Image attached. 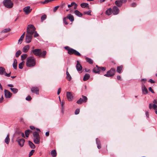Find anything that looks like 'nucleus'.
Returning a JSON list of instances; mask_svg holds the SVG:
<instances>
[{
  "label": "nucleus",
  "mask_w": 157,
  "mask_h": 157,
  "mask_svg": "<svg viewBox=\"0 0 157 157\" xmlns=\"http://www.w3.org/2000/svg\"><path fill=\"white\" fill-rule=\"evenodd\" d=\"M10 74H11V72H10V73H9L8 74L6 72H4V75L8 77L10 76Z\"/></svg>",
  "instance_id": "obj_53"
},
{
  "label": "nucleus",
  "mask_w": 157,
  "mask_h": 157,
  "mask_svg": "<svg viewBox=\"0 0 157 157\" xmlns=\"http://www.w3.org/2000/svg\"><path fill=\"white\" fill-rule=\"evenodd\" d=\"M59 7V6H56L53 9L54 12H55L58 9V8Z\"/></svg>",
  "instance_id": "obj_57"
},
{
  "label": "nucleus",
  "mask_w": 157,
  "mask_h": 157,
  "mask_svg": "<svg viewBox=\"0 0 157 157\" xmlns=\"http://www.w3.org/2000/svg\"><path fill=\"white\" fill-rule=\"evenodd\" d=\"M29 144L31 148L34 149L35 148V146L34 144L31 141H29Z\"/></svg>",
  "instance_id": "obj_32"
},
{
  "label": "nucleus",
  "mask_w": 157,
  "mask_h": 157,
  "mask_svg": "<svg viewBox=\"0 0 157 157\" xmlns=\"http://www.w3.org/2000/svg\"><path fill=\"white\" fill-rule=\"evenodd\" d=\"M91 11L89 10L88 11L84 12V14H87L89 15H91Z\"/></svg>",
  "instance_id": "obj_45"
},
{
  "label": "nucleus",
  "mask_w": 157,
  "mask_h": 157,
  "mask_svg": "<svg viewBox=\"0 0 157 157\" xmlns=\"http://www.w3.org/2000/svg\"><path fill=\"white\" fill-rule=\"evenodd\" d=\"M99 68H100V71L101 70L102 71H105L106 69V68L105 67H99Z\"/></svg>",
  "instance_id": "obj_46"
},
{
  "label": "nucleus",
  "mask_w": 157,
  "mask_h": 157,
  "mask_svg": "<svg viewBox=\"0 0 157 157\" xmlns=\"http://www.w3.org/2000/svg\"><path fill=\"white\" fill-rule=\"evenodd\" d=\"M112 10L113 13L114 15L117 14L120 11L119 8L116 6H114L113 7Z\"/></svg>",
  "instance_id": "obj_11"
},
{
  "label": "nucleus",
  "mask_w": 157,
  "mask_h": 157,
  "mask_svg": "<svg viewBox=\"0 0 157 157\" xmlns=\"http://www.w3.org/2000/svg\"><path fill=\"white\" fill-rule=\"evenodd\" d=\"M74 13L78 17H81L82 16V14L77 10H75Z\"/></svg>",
  "instance_id": "obj_23"
},
{
  "label": "nucleus",
  "mask_w": 157,
  "mask_h": 157,
  "mask_svg": "<svg viewBox=\"0 0 157 157\" xmlns=\"http://www.w3.org/2000/svg\"><path fill=\"white\" fill-rule=\"evenodd\" d=\"M123 68V66L121 65L120 66H118L117 69V72L119 73H121Z\"/></svg>",
  "instance_id": "obj_22"
},
{
  "label": "nucleus",
  "mask_w": 157,
  "mask_h": 157,
  "mask_svg": "<svg viewBox=\"0 0 157 157\" xmlns=\"http://www.w3.org/2000/svg\"><path fill=\"white\" fill-rule=\"evenodd\" d=\"M80 6L82 8H84L87 6H88V4L83 3L81 4Z\"/></svg>",
  "instance_id": "obj_36"
},
{
  "label": "nucleus",
  "mask_w": 157,
  "mask_h": 157,
  "mask_svg": "<svg viewBox=\"0 0 157 157\" xmlns=\"http://www.w3.org/2000/svg\"><path fill=\"white\" fill-rule=\"evenodd\" d=\"M33 37V35L27 33L25 36V42L27 43H30Z\"/></svg>",
  "instance_id": "obj_9"
},
{
  "label": "nucleus",
  "mask_w": 157,
  "mask_h": 157,
  "mask_svg": "<svg viewBox=\"0 0 157 157\" xmlns=\"http://www.w3.org/2000/svg\"><path fill=\"white\" fill-rule=\"evenodd\" d=\"M24 38V37L21 36L18 40V44L20 43V44H21Z\"/></svg>",
  "instance_id": "obj_43"
},
{
  "label": "nucleus",
  "mask_w": 157,
  "mask_h": 157,
  "mask_svg": "<svg viewBox=\"0 0 157 157\" xmlns=\"http://www.w3.org/2000/svg\"><path fill=\"white\" fill-rule=\"evenodd\" d=\"M5 71V69L3 67H0V75H2L4 74Z\"/></svg>",
  "instance_id": "obj_29"
},
{
  "label": "nucleus",
  "mask_w": 157,
  "mask_h": 157,
  "mask_svg": "<svg viewBox=\"0 0 157 157\" xmlns=\"http://www.w3.org/2000/svg\"><path fill=\"white\" fill-rule=\"evenodd\" d=\"M32 98L30 96H28L25 98L26 100L27 101H29L31 100Z\"/></svg>",
  "instance_id": "obj_54"
},
{
  "label": "nucleus",
  "mask_w": 157,
  "mask_h": 157,
  "mask_svg": "<svg viewBox=\"0 0 157 157\" xmlns=\"http://www.w3.org/2000/svg\"><path fill=\"white\" fill-rule=\"evenodd\" d=\"M90 77L89 74H86L83 77V80L84 81H86L88 80Z\"/></svg>",
  "instance_id": "obj_28"
},
{
  "label": "nucleus",
  "mask_w": 157,
  "mask_h": 157,
  "mask_svg": "<svg viewBox=\"0 0 157 157\" xmlns=\"http://www.w3.org/2000/svg\"><path fill=\"white\" fill-rule=\"evenodd\" d=\"M3 3L4 6L8 8H11L13 5L11 0H4L3 1Z\"/></svg>",
  "instance_id": "obj_7"
},
{
  "label": "nucleus",
  "mask_w": 157,
  "mask_h": 157,
  "mask_svg": "<svg viewBox=\"0 0 157 157\" xmlns=\"http://www.w3.org/2000/svg\"><path fill=\"white\" fill-rule=\"evenodd\" d=\"M67 96L69 101H71L73 99V96L71 92H67Z\"/></svg>",
  "instance_id": "obj_15"
},
{
  "label": "nucleus",
  "mask_w": 157,
  "mask_h": 157,
  "mask_svg": "<svg viewBox=\"0 0 157 157\" xmlns=\"http://www.w3.org/2000/svg\"><path fill=\"white\" fill-rule=\"evenodd\" d=\"M36 28L32 25H29L27 29V33L33 35L35 31Z\"/></svg>",
  "instance_id": "obj_5"
},
{
  "label": "nucleus",
  "mask_w": 157,
  "mask_h": 157,
  "mask_svg": "<svg viewBox=\"0 0 157 157\" xmlns=\"http://www.w3.org/2000/svg\"><path fill=\"white\" fill-rule=\"evenodd\" d=\"M96 143L97 145V147L98 149H100L101 148V146L100 141L98 138L96 139Z\"/></svg>",
  "instance_id": "obj_27"
},
{
  "label": "nucleus",
  "mask_w": 157,
  "mask_h": 157,
  "mask_svg": "<svg viewBox=\"0 0 157 157\" xmlns=\"http://www.w3.org/2000/svg\"><path fill=\"white\" fill-rule=\"evenodd\" d=\"M64 102H63V101H62V102H61V107H62V109H63V105H64Z\"/></svg>",
  "instance_id": "obj_60"
},
{
  "label": "nucleus",
  "mask_w": 157,
  "mask_h": 157,
  "mask_svg": "<svg viewBox=\"0 0 157 157\" xmlns=\"http://www.w3.org/2000/svg\"><path fill=\"white\" fill-rule=\"evenodd\" d=\"M115 73V69L112 68L109 70L107 71L106 74H105L104 76L107 77H111L114 75Z\"/></svg>",
  "instance_id": "obj_6"
},
{
  "label": "nucleus",
  "mask_w": 157,
  "mask_h": 157,
  "mask_svg": "<svg viewBox=\"0 0 157 157\" xmlns=\"http://www.w3.org/2000/svg\"><path fill=\"white\" fill-rule=\"evenodd\" d=\"M35 151V150H32L30 152L29 154V157L31 156L33 154Z\"/></svg>",
  "instance_id": "obj_47"
},
{
  "label": "nucleus",
  "mask_w": 157,
  "mask_h": 157,
  "mask_svg": "<svg viewBox=\"0 0 157 157\" xmlns=\"http://www.w3.org/2000/svg\"><path fill=\"white\" fill-rule=\"evenodd\" d=\"M76 68L77 70L78 71H80L82 69V67L80 64L79 62L78 61H77V64L76 65Z\"/></svg>",
  "instance_id": "obj_16"
},
{
  "label": "nucleus",
  "mask_w": 157,
  "mask_h": 157,
  "mask_svg": "<svg viewBox=\"0 0 157 157\" xmlns=\"http://www.w3.org/2000/svg\"><path fill=\"white\" fill-rule=\"evenodd\" d=\"M33 135L34 143L36 144H39L40 138L39 134L36 132H34L33 133Z\"/></svg>",
  "instance_id": "obj_4"
},
{
  "label": "nucleus",
  "mask_w": 157,
  "mask_h": 157,
  "mask_svg": "<svg viewBox=\"0 0 157 157\" xmlns=\"http://www.w3.org/2000/svg\"><path fill=\"white\" fill-rule=\"evenodd\" d=\"M106 14L108 15H110L112 13V9L111 8L108 9L106 11Z\"/></svg>",
  "instance_id": "obj_30"
},
{
  "label": "nucleus",
  "mask_w": 157,
  "mask_h": 157,
  "mask_svg": "<svg viewBox=\"0 0 157 157\" xmlns=\"http://www.w3.org/2000/svg\"><path fill=\"white\" fill-rule=\"evenodd\" d=\"M87 100V98L84 95H82V97L80 98L78 100L76 103L78 104H81L82 103L86 102Z\"/></svg>",
  "instance_id": "obj_8"
},
{
  "label": "nucleus",
  "mask_w": 157,
  "mask_h": 157,
  "mask_svg": "<svg viewBox=\"0 0 157 157\" xmlns=\"http://www.w3.org/2000/svg\"><path fill=\"white\" fill-rule=\"evenodd\" d=\"M47 17V16L45 14H44L42 15L41 17V21H43L45 20Z\"/></svg>",
  "instance_id": "obj_41"
},
{
  "label": "nucleus",
  "mask_w": 157,
  "mask_h": 157,
  "mask_svg": "<svg viewBox=\"0 0 157 157\" xmlns=\"http://www.w3.org/2000/svg\"><path fill=\"white\" fill-rule=\"evenodd\" d=\"M61 92V88H58V91H57V94L59 95L60 93Z\"/></svg>",
  "instance_id": "obj_62"
},
{
  "label": "nucleus",
  "mask_w": 157,
  "mask_h": 157,
  "mask_svg": "<svg viewBox=\"0 0 157 157\" xmlns=\"http://www.w3.org/2000/svg\"><path fill=\"white\" fill-rule=\"evenodd\" d=\"M123 3L120 1H116L115 2V4L117 6L120 7L122 5Z\"/></svg>",
  "instance_id": "obj_25"
},
{
  "label": "nucleus",
  "mask_w": 157,
  "mask_h": 157,
  "mask_svg": "<svg viewBox=\"0 0 157 157\" xmlns=\"http://www.w3.org/2000/svg\"><path fill=\"white\" fill-rule=\"evenodd\" d=\"M3 98L2 96V93H0V103H1L2 100L3 99Z\"/></svg>",
  "instance_id": "obj_49"
},
{
  "label": "nucleus",
  "mask_w": 157,
  "mask_h": 157,
  "mask_svg": "<svg viewBox=\"0 0 157 157\" xmlns=\"http://www.w3.org/2000/svg\"><path fill=\"white\" fill-rule=\"evenodd\" d=\"M68 69V68H67V71H66V78L69 81H70L71 79V77L70 75L69 72L67 71V70Z\"/></svg>",
  "instance_id": "obj_19"
},
{
  "label": "nucleus",
  "mask_w": 157,
  "mask_h": 157,
  "mask_svg": "<svg viewBox=\"0 0 157 157\" xmlns=\"http://www.w3.org/2000/svg\"><path fill=\"white\" fill-rule=\"evenodd\" d=\"M34 33V37H36L39 36V34L37 33L36 31H35Z\"/></svg>",
  "instance_id": "obj_50"
},
{
  "label": "nucleus",
  "mask_w": 157,
  "mask_h": 157,
  "mask_svg": "<svg viewBox=\"0 0 157 157\" xmlns=\"http://www.w3.org/2000/svg\"><path fill=\"white\" fill-rule=\"evenodd\" d=\"M17 60L15 59L14 60L13 62V68L15 69H16L17 68Z\"/></svg>",
  "instance_id": "obj_26"
},
{
  "label": "nucleus",
  "mask_w": 157,
  "mask_h": 157,
  "mask_svg": "<svg viewBox=\"0 0 157 157\" xmlns=\"http://www.w3.org/2000/svg\"><path fill=\"white\" fill-rule=\"evenodd\" d=\"M16 141L17 142L19 145L22 147L24 146L25 140L23 139H20L19 137H17Z\"/></svg>",
  "instance_id": "obj_10"
},
{
  "label": "nucleus",
  "mask_w": 157,
  "mask_h": 157,
  "mask_svg": "<svg viewBox=\"0 0 157 157\" xmlns=\"http://www.w3.org/2000/svg\"><path fill=\"white\" fill-rule=\"evenodd\" d=\"M149 91H151L152 93H154V91L151 87H150L149 88Z\"/></svg>",
  "instance_id": "obj_61"
},
{
  "label": "nucleus",
  "mask_w": 157,
  "mask_h": 157,
  "mask_svg": "<svg viewBox=\"0 0 157 157\" xmlns=\"http://www.w3.org/2000/svg\"><path fill=\"white\" fill-rule=\"evenodd\" d=\"M80 110L79 109H76L75 111V113L76 115L78 114L79 113Z\"/></svg>",
  "instance_id": "obj_48"
},
{
  "label": "nucleus",
  "mask_w": 157,
  "mask_h": 157,
  "mask_svg": "<svg viewBox=\"0 0 157 157\" xmlns=\"http://www.w3.org/2000/svg\"><path fill=\"white\" fill-rule=\"evenodd\" d=\"M51 155L53 157H55L57 155V153L55 150H53L51 151Z\"/></svg>",
  "instance_id": "obj_31"
},
{
  "label": "nucleus",
  "mask_w": 157,
  "mask_h": 157,
  "mask_svg": "<svg viewBox=\"0 0 157 157\" xmlns=\"http://www.w3.org/2000/svg\"><path fill=\"white\" fill-rule=\"evenodd\" d=\"M153 109L155 110V112L157 114V105L155 104L153 105Z\"/></svg>",
  "instance_id": "obj_40"
},
{
  "label": "nucleus",
  "mask_w": 157,
  "mask_h": 157,
  "mask_svg": "<svg viewBox=\"0 0 157 157\" xmlns=\"http://www.w3.org/2000/svg\"><path fill=\"white\" fill-rule=\"evenodd\" d=\"M52 1V0H45L43 2V4H45L48 3Z\"/></svg>",
  "instance_id": "obj_52"
},
{
  "label": "nucleus",
  "mask_w": 157,
  "mask_h": 157,
  "mask_svg": "<svg viewBox=\"0 0 157 157\" xmlns=\"http://www.w3.org/2000/svg\"><path fill=\"white\" fill-rule=\"evenodd\" d=\"M64 48L68 51V53L70 55L74 54L77 56H81L80 53L76 50L72 48H70L68 46H66Z\"/></svg>",
  "instance_id": "obj_3"
},
{
  "label": "nucleus",
  "mask_w": 157,
  "mask_h": 157,
  "mask_svg": "<svg viewBox=\"0 0 157 157\" xmlns=\"http://www.w3.org/2000/svg\"><path fill=\"white\" fill-rule=\"evenodd\" d=\"M117 79L118 80H119L121 81L122 80V79L120 75H118L117 76Z\"/></svg>",
  "instance_id": "obj_59"
},
{
  "label": "nucleus",
  "mask_w": 157,
  "mask_h": 157,
  "mask_svg": "<svg viewBox=\"0 0 157 157\" xmlns=\"http://www.w3.org/2000/svg\"><path fill=\"white\" fill-rule=\"evenodd\" d=\"M23 62L24 61H23L22 62L20 63L19 64V68L20 69H22L23 68Z\"/></svg>",
  "instance_id": "obj_42"
},
{
  "label": "nucleus",
  "mask_w": 157,
  "mask_h": 157,
  "mask_svg": "<svg viewBox=\"0 0 157 157\" xmlns=\"http://www.w3.org/2000/svg\"><path fill=\"white\" fill-rule=\"evenodd\" d=\"M142 91L143 94H146L148 93V91L147 89L146 88L144 85V84L142 85Z\"/></svg>",
  "instance_id": "obj_17"
},
{
  "label": "nucleus",
  "mask_w": 157,
  "mask_h": 157,
  "mask_svg": "<svg viewBox=\"0 0 157 157\" xmlns=\"http://www.w3.org/2000/svg\"><path fill=\"white\" fill-rule=\"evenodd\" d=\"M34 54L36 56H40L43 58L46 57L47 52L46 51H44L42 52L41 50L40 49H36L32 50Z\"/></svg>",
  "instance_id": "obj_1"
},
{
  "label": "nucleus",
  "mask_w": 157,
  "mask_h": 157,
  "mask_svg": "<svg viewBox=\"0 0 157 157\" xmlns=\"http://www.w3.org/2000/svg\"><path fill=\"white\" fill-rule=\"evenodd\" d=\"M75 4V2H72L70 4H69L68 5V8H70L72 6H74V4Z\"/></svg>",
  "instance_id": "obj_51"
},
{
  "label": "nucleus",
  "mask_w": 157,
  "mask_h": 157,
  "mask_svg": "<svg viewBox=\"0 0 157 157\" xmlns=\"http://www.w3.org/2000/svg\"><path fill=\"white\" fill-rule=\"evenodd\" d=\"M10 89L14 94L17 93L18 91L17 89L15 88H10Z\"/></svg>",
  "instance_id": "obj_35"
},
{
  "label": "nucleus",
  "mask_w": 157,
  "mask_h": 157,
  "mask_svg": "<svg viewBox=\"0 0 157 157\" xmlns=\"http://www.w3.org/2000/svg\"><path fill=\"white\" fill-rule=\"evenodd\" d=\"M29 48V45H26L22 49V51L24 52H27Z\"/></svg>",
  "instance_id": "obj_20"
},
{
  "label": "nucleus",
  "mask_w": 157,
  "mask_h": 157,
  "mask_svg": "<svg viewBox=\"0 0 157 157\" xmlns=\"http://www.w3.org/2000/svg\"><path fill=\"white\" fill-rule=\"evenodd\" d=\"M148 82L151 83H155V81L151 79H150Z\"/></svg>",
  "instance_id": "obj_56"
},
{
  "label": "nucleus",
  "mask_w": 157,
  "mask_h": 157,
  "mask_svg": "<svg viewBox=\"0 0 157 157\" xmlns=\"http://www.w3.org/2000/svg\"><path fill=\"white\" fill-rule=\"evenodd\" d=\"M30 8V7L29 6H27L24 8V11L26 14H28L31 11L32 9Z\"/></svg>",
  "instance_id": "obj_14"
},
{
  "label": "nucleus",
  "mask_w": 157,
  "mask_h": 157,
  "mask_svg": "<svg viewBox=\"0 0 157 157\" xmlns=\"http://www.w3.org/2000/svg\"><path fill=\"white\" fill-rule=\"evenodd\" d=\"M152 108H153V105H152L151 104H149V108L150 109H151Z\"/></svg>",
  "instance_id": "obj_64"
},
{
  "label": "nucleus",
  "mask_w": 157,
  "mask_h": 157,
  "mask_svg": "<svg viewBox=\"0 0 157 157\" xmlns=\"http://www.w3.org/2000/svg\"><path fill=\"white\" fill-rule=\"evenodd\" d=\"M27 56V55L26 54H23L21 55V59L23 60L25 59Z\"/></svg>",
  "instance_id": "obj_38"
},
{
  "label": "nucleus",
  "mask_w": 157,
  "mask_h": 157,
  "mask_svg": "<svg viewBox=\"0 0 157 157\" xmlns=\"http://www.w3.org/2000/svg\"><path fill=\"white\" fill-rule=\"evenodd\" d=\"M67 19H69L71 22H73L74 20L73 16L71 14H68L66 17Z\"/></svg>",
  "instance_id": "obj_18"
},
{
  "label": "nucleus",
  "mask_w": 157,
  "mask_h": 157,
  "mask_svg": "<svg viewBox=\"0 0 157 157\" xmlns=\"http://www.w3.org/2000/svg\"><path fill=\"white\" fill-rule=\"evenodd\" d=\"M21 52L20 50H18L16 53V57H18L21 54Z\"/></svg>",
  "instance_id": "obj_39"
},
{
  "label": "nucleus",
  "mask_w": 157,
  "mask_h": 157,
  "mask_svg": "<svg viewBox=\"0 0 157 157\" xmlns=\"http://www.w3.org/2000/svg\"><path fill=\"white\" fill-rule=\"evenodd\" d=\"M67 18L66 17H64L63 18V22L66 25H67L68 24V23L67 21Z\"/></svg>",
  "instance_id": "obj_44"
},
{
  "label": "nucleus",
  "mask_w": 157,
  "mask_h": 157,
  "mask_svg": "<svg viewBox=\"0 0 157 157\" xmlns=\"http://www.w3.org/2000/svg\"><path fill=\"white\" fill-rule=\"evenodd\" d=\"M96 67H94L93 69V71L95 73H99L100 71V68L99 67H98V65L96 66Z\"/></svg>",
  "instance_id": "obj_21"
},
{
  "label": "nucleus",
  "mask_w": 157,
  "mask_h": 157,
  "mask_svg": "<svg viewBox=\"0 0 157 157\" xmlns=\"http://www.w3.org/2000/svg\"><path fill=\"white\" fill-rule=\"evenodd\" d=\"M66 5V3H63L62 4V5L59 6V7H60L61 8H63Z\"/></svg>",
  "instance_id": "obj_58"
},
{
  "label": "nucleus",
  "mask_w": 157,
  "mask_h": 157,
  "mask_svg": "<svg viewBox=\"0 0 157 157\" xmlns=\"http://www.w3.org/2000/svg\"><path fill=\"white\" fill-rule=\"evenodd\" d=\"M31 132V131L29 129H27L25 131V135L27 137H29V133Z\"/></svg>",
  "instance_id": "obj_34"
},
{
  "label": "nucleus",
  "mask_w": 157,
  "mask_h": 157,
  "mask_svg": "<svg viewBox=\"0 0 157 157\" xmlns=\"http://www.w3.org/2000/svg\"><path fill=\"white\" fill-rule=\"evenodd\" d=\"M131 5L132 7H135L136 6V2H133L131 4Z\"/></svg>",
  "instance_id": "obj_55"
},
{
  "label": "nucleus",
  "mask_w": 157,
  "mask_h": 157,
  "mask_svg": "<svg viewBox=\"0 0 157 157\" xmlns=\"http://www.w3.org/2000/svg\"><path fill=\"white\" fill-rule=\"evenodd\" d=\"M10 30V29L9 28H7L6 29H3V30H2L1 33H6L7 32L9 31Z\"/></svg>",
  "instance_id": "obj_37"
},
{
  "label": "nucleus",
  "mask_w": 157,
  "mask_h": 157,
  "mask_svg": "<svg viewBox=\"0 0 157 157\" xmlns=\"http://www.w3.org/2000/svg\"><path fill=\"white\" fill-rule=\"evenodd\" d=\"M86 61L90 64H92L93 63V61L90 58L86 57Z\"/></svg>",
  "instance_id": "obj_33"
},
{
  "label": "nucleus",
  "mask_w": 157,
  "mask_h": 157,
  "mask_svg": "<svg viewBox=\"0 0 157 157\" xmlns=\"http://www.w3.org/2000/svg\"><path fill=\"white\" fill-rule=\"evenodd\" d=\"M31 92L36 94H39V89L36 86L33 87L31 88Z\"/></svg>",
  "instance_id": "obj_12"
},
{
  "label": "nucleus",
  "mask_w": 157,
  "mask_h": 157,
  "mask_svg": "<svg viewBox=\"0 0 157 157\" xmlns=\"http://www.w3.org/2000/svg\"><path fill=\"white\" fill-rule=\"evenodd\" d=\"M145 114L147 118L149 117V113L147 111H146L145 112Z\"/></svg>",
  "instance_id": "obj_63"
},
{
  "label": "nucleus",
  "mask_w": 157,
  "mask_h": 157,
  "mask_svg": "<svg viewBox=\"0 0 157 157\" xmlns=\"http://www.w3.org/2000/svg\"><path fill=\"white\" fill-rule=\"evenodd\" d=\"M4 93L5 96L6 98H10L12 94L11 92L6 90H5Z\"/></svg>",
  "instance_id": "obj_13"
},
{
  "label": "nucleus",
  "mask_w": 157,
  "mask_h": 157,
  "mask_svg": "<svg viewBox=\"0 0 157 157\" xmlns=\"http://www.w3.org/2000/svg\"><path fill=\"white\" fill-rule=\"evenodd\" d=\"M10 141L9 136L8 134L5 140V142L7 144H8Z\"/></svg>",
  "instance_id": "obj_24"
},
{
  "label": "nucleus",
  "mask_w": 157,
  "mask_h": 157,
  "mask_svg": "<svg viewBox=\"0 0 157 157\" xmlns=\"http://www.w3.org/2000/svg\"><path fill=\"white\" fill-rule=\"evenodd\" d=\"M36 62L35 58L33 57H29L27 58L26 62V65L28 67H32L35 66Z\"/></svg>",
  "instance_id": "obj_2"
}]
</instances>
